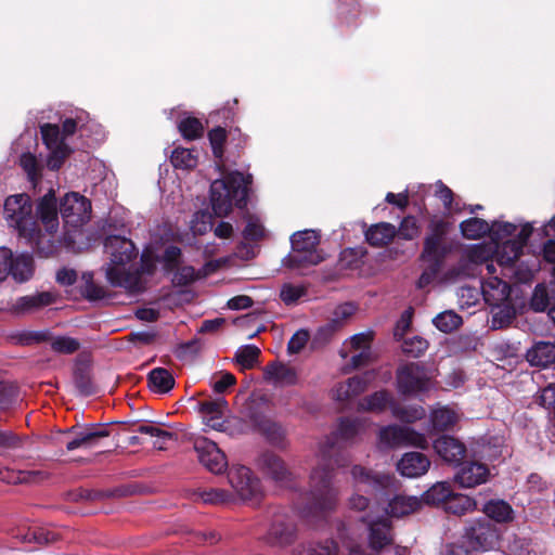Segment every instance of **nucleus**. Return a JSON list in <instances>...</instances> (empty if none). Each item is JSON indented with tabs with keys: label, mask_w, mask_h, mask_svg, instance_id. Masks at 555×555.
Listing matches in <instances>:
<instances>
[{
	"label": "nucleus",
	"mask_w": 555,
	"mask_h": 555,
	"mask_svg": "<svg viewBox=\"0 0 555 555\" xmlns=\"http://www.w3.org/2000/svg\"><path fill=\"white\" fill-rule=\"evenodd\" d=\"M335 451V443L331 438L320 442L315 454L317 465L310 475V490L306 498V505L298 507V515L312 522L318 518L333 512L338 502V491L332 486V455Z\"/></svg>",
	"instance_id": "1"
},
{
	"label": "nucleus",
	"mask_w": 555,
	"mask_h": 555,
	"mask_svg": "<svg viewBox=\"0 0 555 555\" xmlns=\"http://www.w3.org/2000/svg\"><path fill=\"white\" fill-rule=\"evenodd\" d=\"M104 248L109 257L106 266V279L109 284L130 292L139 291L141 276L138 270H132V261L138 257L133 242L125 236L111 235L105 238Z\"/></svg>",
	"instance_id": "2"
},
{
	"label": "nucleus",
	"mask_w": 555,
	"mask_h": 555,
	"mask_svg": "<svg viewBox=\"0 0 555 555\" xmlns=\"http://www.w3.org/2000/svg\"><path fill=\"white\" fill-rule=\"evenodd\" d=\"M89 119L86 112H78L74 118H66L62 124V129L57 125L44 124L40 127L42 140L49 150L47 166L51 170L61 168L65 158L70 153L68 138L78 129L82 130Z\"/></svg>",
	"instance_id": "3"
},
{
	"label": "nucleus",
	"mask_w": 555,
	"mask_h": 555,
	"mask_svg": "<svg viewBox=\"0 0 555 555\" xmlns=\"http://www.w3.org/2000/svg\"><path fill=\"white\" fill-rule=\"evenodd\" d=\"M249 183H251V176H244L240 171H233L221 179L214 180L210 184V203L215 215L228 216L233 205L238 208L245 207Z\"/></svg>",
	"instance_id": "4"
},
{
	"label": "nucleus",
	"mask_w": 555,
	"mask_h": 555,
	"mask_svg": "<svg viewBox=\"0 0 555 555\" xmlns=\"http://www.w3.org/2000/svg\"><path fill=\"white\" fill-rule=\"evenodd\" d=\"M351 482L353 493L349 498V507L354 511H364L369 506L367 495L382 500L393 487V478L389 475L378 474L361 465L351 468Z\"/></svg>",
	"instance_id": "5"
},
{
	"label": "nucleus",
	"mask_w": 555,
	"mask_h": 555,
	"mask_svg": "<svg viewBox=\"0 0 555 555\" xmlns=\"http://www.w3.org/2000/svg\"><path fill=\"white\" fill-rule=\"evenodd\" d=\"M31 211L33 205L27 194L11 195L4 202L3 215L9 225L16 229L21 236L39 245L41 233Z\"/></svg>",
	"instance_id": "6"
},
{
	"label": "nucleus",
	"mask_w": 555,
	"mask_h": 555,
	"mask_svg": "<svg viewBox=\"0 0 555 555\" xmlns=\"http://www.w3.org/2000/svg\"><path fill=\"white\" fill-rule=\"evenodd\" d=\"M292 251L286 258V266L292 269H300L315 266L323 260L318 250L320 235L314 230H302L291 237Z\"/></svg>",
	"instance_id": "7"
},
{
	"label": "nucleus",
	"mask_w": 555,
	"mask_h": 555,
	"mask_svg": "<svg viewBox=\"0 0 555 555\" xmlns=\"http://www.w3.org/2000/svg\"><path fill=\"white\" fill-rule=\"evenodd\" d=\"M433 371L415 362L402 364L396 374L398 392L403 396H418L434 387Z\"/></svg>",
	"instance_id": "8"
},
{
	"label": "nucleus",
	"mask_w": 555,
	"mask_h": 555,
	"mask_svg": "<svg viewBox=\"0 0 555 555\" xmlns=\"http://www.w3.org/2000/svg\"><path fill=\"white\" fill-rule=\"evenodd\" d=\"M408 446L425 449L428 442L424 434L417 433L409 426L389 425L379 430V448L393 449Z\"/></svg>",
	"instance_id": "9"
},
{
	"label": "nucleus",
	"mask_w": 555,
	"mask_h": 555,
	"mask_svg": "<svg viewBox=\"0 0 555 555\" xmlns=\"http://www.w3.org/2000/svg\"><path fill=\"white\" fill-rule=\"evenodd\" d=\"M531 232L532 228L526 224L520 229L516 238L506 240L501 244L494 242L493 259L500 266L501 273L504 271H513V263L517 261L521 255L522 248L531 235Z\"/></svg>",
	"instance_id": "10"
},
{
	"label": "nucleus",
	"mask_w": 555,
	"mask_h": 555,
	"mask_svg": "<svg viewBox=\"0 0 555 555\" xmlns=\"http://www.w3.org/2000/svg\"><path fill=\"white\" fill-rule=\"evenodd\" d=\"M60 212L66 225L80 228L90 220L91 202L77 192H69L61 199Z\"/></svg>",
	"instance_id": "11"
},
{
	"label": "nucleus",
	"mask_w": 555,
	"mask_h": 555,
	"mask_svg": "<svg viewBox=\"0 0 555 555\" xmlns=\"http://www.w3.org/2000/svg\"><path fill=\"white\" fill-rule=\"evenodd\" d=\"M228 479L237 496L243 501H257L262 493L260 481L249 468L243 465H232Z\"/></svg>",
	"instance_id": "12"
},
{
	"label": "nucleus",
	"mask_w": 555,
	"mask_h": 555,
	"mask_svg": "<svg viewBox=\"0 0 555 555\" xmlns=\"http://www.w3.org/2000/svg\"><path fill=\"white\" fill-rule=\"evenodd\" d=\"M496 267L494 263H487V275L481 282V293L485 301L493 307L504 306L511 295V286L507 282L495 275Z\"/></svg>",
	"instance_id": "13"
},
{
	"label": "nucleus",
	"mask_w": 555,
	"mask_h": 555,
	"mask_svg": "<svg viewBox=\"0 0 555 555\" xmlns=\"http://www.w3.org/2000/svg\"><path fill=\"white\" fill-rule=\"evenodd\" d=\"M194 450L201 464L210 473L221 474L227 469V456L216 442L205 437H197L194 440Z\"/></svg>",
	"instance_id": "14"
},
{
	"label": "nucleus",
	"mask_w": 555,
	"mask_h": 555,
	"mask_svg": "<svg viewBox=\"0 0 555 555\" xmlns=\"http://www.w3.org/2000/svg\"><path fill=\"white\" fill-rule=\"evenodd\" d=\"M296 537V526L293 518L285 513L275 514L266 535V541L272 546H286Z\"/></svg>",
	"instance_id": "15"
},
{
	"label": "nucleus",
	"mask_w": 555,
	"mask_h": 555,
	"mask_svg": "<svg viewBox=\"0 0 555 555\" xmlns=\"http://www.w3.org/2000/svg\"><path fill=\"white\" fill-rule=\"evenodd\" d=\"M37 217L49 234L59 230V214L55 193L50 190L37 203Z\"/></svg>",
	"instance_id": "16"
},
{
	"label": "nucleus",
	"mask_w": 555,
	"mask_h": 555,
	"mask_svg": "<svg viewBox=\"0 0 555 555\" xmlns=\"http://www.w3.org/2000/svg\"><path fill=\"white\" fill-rule=\"evenodd\" d=\"M466 538L474 550L486 551L494 545L498 534L489 521L481 519L466 531Z\"/></svg>",
	"instance_id": "17"
},
{
	"label": "nucleus",
	"mask_w": 555,
	"mask_h": 555,
	"mask_svg": "<svg viewBox=\"0 0 555 555\" xmlns=\"http://www.w3.org/2000/svg\"><path fill=\"white\" fill-rule=\"evenodd\" d=\"M488 477V467L479 462H465L455 474V480L463 488H473L485 483Z\"/></svg>",
	"instance_id": "18"
},
{
	"label": "nucleus",
	"mask_w": 555,
	"mask_h": 555,
	"mask_svg": "<svg viewBox=\"0 0 555 555\" xmlns=\"http://www.w3.org/2000/svg\"><path fill=\"white\" fill-rule=\"evenodd\" d=\"M429 467V459L421 452H406L397 463L398 472L408 478L421 477L428 472Z\"/></svg>",
	"instance_id": "19"
},
{
	"label": "nucleus",
	"mask_w": 555,
	"mask_h": 555,
	"mask_svg": "<svg viewBox=\"0 0 555 555\" xmlns=\"http://www.w3.org/2000/svg\"><path fill=\"white\" fill-rule=\"evenodd\" d=\"M369 525L370 547L378 552L392 542L390 524L387 519L373 520L369 516L362 518Z\"/></svg>",
	"instance_id": "20"
},
{
	"label": "nucleus",
	"mask_w": 555,
	"mask_h": 555,
	"mask_svg": "<svg viewBox=\"0 0 555 555\" xmlns=\"http://www.w3.org/2000/svg\"><path fill=\"white\" fill-rule=\"evenodd\" d=\"M227 408L228 402L223 398L202 402L199 411L203 414L206 426L222 431L224 429L223 415Z\"/></svg>",
	"instance_id": "21"
},
{
	"label": "nucleus",
	"mask_w": 555,
	"mask_h": 555,
	"mask_svg": "<svg viewBox=\"0 0 555 555\" xmlns=\"http://www.w3.org/2000/svg\"><path fill=\"white\" fill-rule=\"evenodd\" d=\"M437 454L446 462L457 463L465 455V446L451 436H441L434 442Z\"/></svg>",
	"instance_id": "22"
},
{
	"label": "nucleus",
	"mask_w": 555,
	"mask_h": 555,
	"mask_svg": "<svg viewBox=\"0 0 555 555\" xmlns=\"http://www.w3.org/2000/svg\"><path fill=\"white\" fill-rule=\"evenodd\" d=\"M371 380L370 374L353 376L344 383H339L333 390V397L337 401H347L363 392Z\"/></svg>",
	"instance_id": "23"
},
{
	"label": "nucleus",
	"mask_w": 555,
	"mask_h": 555,
	"mask_svg": "<svg viewBox=\"0 0 555 555\" xmlns=\"http://www.w3.org/2000/svg\"><path fill=\"white\" fill-rule=\"evenodd\" d=\"M422 506V500L417 496L395 495L388 501L385 512L390 517H403L416 512Z\"/></svg>",
	"instance_id": "24"
},
{
	"label": "nucleus",
	"mask_w": 555,
	"mask_h": 555,
	"mask_svg": "<svg viewBox=\"0 0 555 555\" xmlns=\"http://www.w3.org/2000/svg\"><path fill=\"white\" fill-rule=\"evenodd\" d=\"M259 466L264 474L276 482L283 483L289 478L291 474L283 461L273 453H263L259 459Z\"/></svg>",
	"instance_id": "25"
},
{
	"label": "nucleus",
	"mask_w": 555,
	"mask_h": 555,
	"mask_svg": "<svg viewBox=\"0 0 555 555\" xmlns=\"http://www.w3.org/2000/svg\"><path fill=\"white\" fill-rule=\"evenodd\" d=\"M397 234V228L388 222L371 225L365 232L366 242L374 247H383L390 243Z\"/></svg>",
	"instance_id": "26"
},
{
	"label": "nucleus",
	"mask_w": 555,
	"mask_h": 555,
	"mask_svg": "<svg viewBox=\"0 0 555 555\" xmlns=\"http://www.w3.org/2000/svg\"><path fill=\"white\" fill-rule=\"evenodd\" d=\"M264 378L274 385H294L297 382L296 371L282 363H272L264 369Z\"/></svg>",
	"instance_id": "27"
},
{
	"label": "nucleus",
	"mask_w": 555,
	"mask_h": 555,
	"mask_svg": "<svg viewBox=\"0 0 555 555\" xmlns=\"http://www.w3.org/2000/svg\"><path fill=\"white\" fill-rule=\"evenodd\" d=\"M108 436L106 429L91 430L85 429L76 434L74 438L66 441V449L73 451L76 449H91L99 444V440Z\"/></svg>",
	"instance_id": "28"
},
{
	"label": "nucleus",
	"mask_w": 555,
	"mask_h": 555,
	"mask_svg": "<svg viewBox=\"0 0 555 555\" xmlns=\"http://www.w3.org/2000/svg\"><path fill=\"white\" fill-rule=\"evenodd\" d=\"M10 274L18 283L28 281L34 274L33 257L25 253L12 256Z\"/></svg>",
	"instance_id": "29"
},
{
	"label": "nucleus",
	"mask_w": 555,
	"mask_h": 555,
	"mask_svg": "<svg viewBox=\"0 0 555 555\" xmlns=\"http://www.w3.org/2000/svg\"><path fill=\"white\" fill-rule=\"evenodd\" d=\"M459 412L450 406H437L430 413V423L437 430H447L459 421Z\"/></svg>",
	"instance_id": "30"
},
{
	"label": "nucleus",
	"mask_w": 555,
	"mask_h": 555,
	"mask_svg": "<svg viewBox=\"0 0 555 555\" xmlns=\"http://www.w3.org/2000/svg\"><path fill=\"white\" fill-rule=\"evenodd\" d=\"M46 477L41 470H13L0 469V479L7 483H36Z\"/></svg>",
	"instance_id": "31"
},
{
	"label": "nucleus",
	"mask_w": 555,
	"mask_h": 555,
	"mask_svg": "<svg viewBox=\"0 0 555 555\" xmlns=\"http://www.w3.org/2000/svg\"><path fill=\"white\" fill-rule=\"evenodd\" d=\"M395 403L396 401L388 391L380 390L362 399L359 402V409L371 412H383L388 406L391 409V404Z\"/></svg>",
	"instance_id": "32"
},
{
	"label": "nucleus",
	"mask_w": 555,
	"mask_h": 555,
	"mask_svg": "<svg viewBox=\"0 0 555 555\" xmlns=\"http://www.w3.org/2000/svg\"><path fill=\"white\" fill-rule=\"evenodd\" d=\"M462 235L467 240H478L486 234L491 235V224L486 220L472 217L460 223Z\"/></svg>",
	"instance_id": "33"
},
{
	"label": "nucleus",
	"mask_w": 555,
	"mask_h": 555,
	"mask_svg": "<svg viewBox=\"0 0 555 555\" xmlns=\"http://www.w3.org/2000/svg\"><path fill=\"white\" fill-rule=\"evenodd\" d=\"M147 379L150 388L160 393L170 391L175 386L172 374L163 367L153 369L149 373Z\"/></svg>",
	"instance_id": "34"
},
{
	"label": "nucleus",
	"mask_w": 555,
	"mask_h": 555,
	"mask_svg": "<svg viewBox=\"0 0 555 555\" xmlns=\"http://www.w3.org/2000/svg\"><path fill=\"white\" fill-rule=\"evenodd\" d=\"M483 513L496 522H507L513 520L514 511L512 506L503 500H491L483 506Z\"/></svg>",
	"instance_id": "35"
},
{
	"label": "nucleus",
	"mask_w": 555,
	"mask_h": 555,
	"mask_svg": "<svg viewBox=\"0 0 555 555\" xmlns=\"http://www.w3.org/2000/svg\"><path fill=\"white\" fill-rule=\"evenodd\" d=\"M477 508V503L474 499L461 494V493H453L450 495L449 500L447 501V504L444 505V509L448 513L462 516L467 513H472Z\"/></svg>",
	"instance_id": "36"
},
{
	"label": "nucleus",
	"mask_w": 555,
	"mask_h": 555,
	"mask_svg": "<svg viewBox=\"0 0 555 555\" xmlns=\"http://www.w3.org/2000/svg\"><path fill=\"white\" fill-rule=\"evenodd\" d=\"M170 160L177 169L191 170L198 164V153L195 150L176 147L171 153Z\"/></svg>",
	"instance_id": "37"
},
{
	"label": "nucleus",
	"mask_w": 555,
	"mask_h": 555,
	"mask_svg": "<svg viewBox=\"0 0 555 555\" xmlns=\"http://www.w3.org/2000/svg\"><path fill=\"white\" fill-rule=\"evenodd\" d=\"M444 234V230L442 224H436L433 233L427 235L424 242V250L422 254L423 258L433 259L435 261L440 257V245L442 241V236Z\"/></svg>",
	"instance_id": "38"
},
{
	"label": "nucleus",
	"mask_w": 555,
	"mask_h": 555,
	"mask_svg": "<svg viewBox=\"0 0 555 555\" xmlns=\"http://www.w3.org/2000/svg\"><path fill=\"white\" fill-rule=\"evenodd\" d=\"M466 258L469 262L476 264L485 263V268L487 269V263L493 262V243L485 244H474L466 250Z\"/></svg>",
	"instance_id": "39"
},
{
	"label": "nucleus",
	"mask_w": 555,
	"mask_h": 555,
	"mask_svg": "<svg viewBox=\"0 0 555 555\" xmlns=\"http://www.w3.org/2000/svg\"><path fill=\"white\" fill-rule=\"evenodd\" d=\"M365 429V423L359 418H344L336 430V439L349 441Z\"/></svg>",
	"instance_id": "40"
},
{
	"label": "nucleus",
	"mask_w": 555,
	"mask_h": 555,
	"mask_svg": "<svg viewBox=\"0 0 555 555\" xmlns=\"http://www.w3.org/2000/svg\"><path fill=\"white\" fill-rule=\"evenodd\" d=\"M452 489L450 485L446 481H440L435 483L430 489H428L424 494L422 502L424 501L427 504L439 505L447 504L450 495L452 494Z\"/></svg>",
	"instance_id": "41"
},
{
	"label": "nucleus",
	"mask_w": 555,
	"mask_h": 555,
	"mask_svg": "<svg viewBox=\"0 0 555 555\" xmlns=\"http://www.w3.org/2000/svg\"><path fill=\"white\" fill-rule=\"evenodd\" d=\"M371 341L372 334L369 332L354 334L344 343L343 348L339 351V354L343 359H347L351 351L371 349Z\"/></svg>",
	"instance_id": "42"
},
{
	"label": "nucleus",
	"mask_w": 555,
	"mask_h": 555,
	"mask_svg": "<svg viewBox=\"0 0 555 555\" xmlns=\"http://www.w3.org/2000/svg\"><path fill=\"white\" fill-rule=\"evenodd\" d=\"M511 222L494 221L491 224V240L492 242H500L516 238L518 232L522 228Z\"/></svg>",
	"instance_id": "43"
},
{
	"label": "nucleus",
	"mask_w": 555,
	"mask_h": 555,
	"mask_svg": "<svg viewBox=\"0 0 555 555\" xmlns=\"http://www.w3.org/2000/svg\"><path fill=\"white\" fill-rule=\"evenodd\" d=\"M179 131L186 140H196L203 135V122L192 116H186L178 125Z\"/></svg>",
	"instance_id": "44"
},
{
	"label": "nucleus",
	"mask_w": 555,
	"mask_h": 555,
	"mask_svg": "<svg viewBox=\"0 0 555 555\" xmlns=\"http://www.w3.org/2000/svg\"><path fill=\"white\" fill-rule=\"evenodd\" d=\"M434 325L443 333H451L462 324V318L454 311H443L433 320Z\"/></svg>",
	"instance_id": "45"
},
{
	"label": "nucleus",
	"mask_w": 555,
	"mask_h": 555,
	"mask_svg": "<svg viewBox=\"0 0 555 555\" xmlns=\"http://www.w3.org/2000/svg\"><path fill=\"white\" fill-rule=\"evenodd\" d=\"M257 427L272 443H281L285 437L283 427L270 418L260 420Z\"/></svg>",
	"instance_id": "46"
},
{
	"label": "nucleus",
	"mask_w": 555,
	"mask_h": 555,
	"mask_svg": "<svg viewBox=\"0 0 555 555\" xmlns=\"http://www.w3.org/2000/svg\"><path fill=\"white\" fill-rule=\"evenodd\" d=\"M538 270L535 263L529 266L524 262L518 263V260L513 263V271H504L502 273L505 278H514L519 283H528L532 280L534 272Z\"/></svg>",
	"instance_id": "47"
},
{
	"label": "nucleus",
	"mask_w": 555,
	"mask_h": 555,
	"mask_svg": "<svg viewBox=\"0 0 555 555\" xmlns=\"http://www.w3.org/2000/svg\"><path fill=\"white\" fill-rule=\"evenodd\" d=\"M260 349L255 345H246L237 349L235 353L236 362L242 369L248 370L255 366Z\"/></svg>",
	"instance_id": "48"
},
{
	"label": "nucleus",
	"mask_w": 555,
	"mask_h": 555,
	"mask_svg": "<svg viewBox=\"0 0 555 555\" xmlns=\"http://www.w3.org/2000/svg\"><path fill=\"white\" fill-rule=\"evenodd\" d=\"M391 413L396 418L406 423L415 422L425 416V410L420 405L400 408L397 403H395L391 404Z\"/></svg>",
	"instance_id": "49"
},
{
	"label": "nucleus",
	"mask_w": 555,
	"mask_h": 555,
	"mask_svg": "<svg viewBox=\"0 0 555 555\" xmlns=\"http://www.w3.org/2000/svg\"><path fill=\"white\" fill-rule=\"evenodd\" d=\"M294 555H337V545L334 541H326L325 544H308L297 548Z\"/></svg>",
	"instance_id": "50"
},
{
	"label": "nucleus",
	"mask_w": 555,
	"mask_h": 555,
	"mask_svg": "<svg viewBox=\"0 0 555 555\" xmlns=\"http://www.w3.org/2000/svg\"><path fill=\"white\" fill-rule=\"evenodd\" d=\"M306 294L307 291L305 286L300 284L285 283L282 285L280 291V297L287 306L297 304V301L301 297L306 296Z\"/></svg>",
	"instance_id": "51"
},
{
	"label": "nucleus",
	"mask_w": 555,
	"mask_h": 555,
	"mask_svg": "<svg viewBox=\"0 0 555 555\" xmlns=\"http://www.w3.org/2000/svg\"><path fill=\"white\" fill-rule=\"evenodd\" d=\"M50 345L53 351L57 353L70 354L76 352L80 344L77 339L69 336H55L50 340Z\"/></svg>",
	"instance_id": "52"
},
{
	"label": "nucleus",
	"mask_w": 555,
	"mask_h": 555,
	"mask_svg": "<svg viewBox=\"0 0 555 555\" xmlns=\"http://www.w3.org/2000/svg\"><path fill=\"white\" fill-rule=\"evenodd\" d=\"M401 348L405 354L418 358L427 350L428 341L420 336H413L404 339Z\"/></svg>",
	"instance_id": "53"
},
{
	"label": "nucleus",
	"mask_w": 555,
	"mask_h": 555,
	"mask_svg": "<svg viewBox=\"0 0 555 555\" xmlns=\"http://www.w3.org/2000/svg\"><path fill=\"white\" fill-rule=\"evenodd\" d=\"M199 499L206 504H222L231 501L232 495L227 490L210 488L198 493Z\"/></svg>",
	"instance_id": "54"
},
{
	"label": "nucleus",
	"mask_w": 555,
	"mask_h": 555,
	"mask_svg": "<svg viewBox=\"0 0 555 555\" xmlns=\"http://www.w3.org/2000/svg\"><path fill=\"white\" fill-rule=\"evenodd\" d=\"M357 307L351 302H345L335 308L333 311L331 322L340 330L345 322L350 319L354 312Z\"/></svg>",
	"instance_id": "55"
},
{
	"label": "nucleus",
	"mask_w": 555,
	"mask_h": 555,
	"mask_svg": "<svg viewBox=\"0 0 555 555\" xmlns=\"http://www.w3.org/2000/svg\"><path fill=\"white\" fill-rule=\"evenodd\" d=\"M397 234L403 240H413L417 237L420 234V224L416 218L413 216L403 218L397 229Z\"/></svg>",
	"instance_id": "56"
},
{
	"label": "nucleus",
	"mask_w": 555,
	"mask_h": 555,
	"mask_svg": "<svg viewBox=\"0 0 555 555\" xmlns=\"http://www.w3.org/2000/svg\"><path fill=\"white\" fill-rule=\"evenodd\" d=\"M550 305V298L548 293L546 289V286L544 284H538L534 287L531 300H530V307L537 311L542 312L547 309Z\"/></svg>",
	"instance_id": "57"
},
{
	"label": "nucleus",
	"mask_w": 555,
	"mask_h": 555,
	"mask_svg": "<svg viewBox=\"0 0 555 555\" xmlns=\"http://www.w3.org/2000/svg\"><path fill=\"white\" fill-rule=\"evenodd\" d=\"M20 164L27 173L29 180L36 183L39 179V165L36 156L31 153H24L21 155Z\"/></svg>",
	"instance_id": "58"
},
{
	"label": "nucleus",
	"mask_w": 555,
	"mask_h": 555,
	"mask_svg": "<svg viewBox=\"0 0 555 555\" xmlns=\"http://www.w3.org/2000/svg\"><path fill=\"white\" fill-rule=\"evenodd\" d=\"M208 139L215 157L221 158L223 155V144L227 139L225 130L221 127L214 128L209 131Z\"/></svg>",
	"instance_id": "59"
},
{
	"label": "nucleus",
	"mask_w": 555,
	"mask_h": 555,
	"mask_svg": "<svg viewBox=\"0 0 555 555\" xmlns=\"http://www.w3.org/2000/svg\"><path fill=\"white\" fill-rule=\"evenodd\" d=\"M190 228L195 235L205 234L211 229L210 216L204 211H197L194 214Z\"/></svg>",
	"instance_id": "60"
},
{
	"label": "nucleus",
	"mask_w": 555,
	"mask_h": 555,
	"mask_svg": "<svg viewBox=\"0 0 555 555\" xmlns=\"http://www.w3.org/2000/svg\"><path fill=\"white\" fill-rule=\"evenodd\" d=\"M496 309L498 311L493 312L491 323L493 328H501L511 322L514 317V310L506 304Z\"/></svg>",
	"instance_id": "61"
},
{
	"label": "nucleus",
	"mask_w": 555,
	"mask_h": 555,
	"mask_svg": "<svg viewBox=\"0 0 555 555\" xmlns=\"http://www.w3.org/2000/svg\"><path fill=\"white\" fill-rule=\"evenodd\" d=\"M309 332L307 330H298L289 339L287 344L288 353H298L307 345L309 340Z\"/></svg>",
	"instance_id": "62"
},
{
	"label": "nucleus",
	"mask_w": 555,
	"mask_h": 555,
	"mask_svg": "<svg viewBox=\"0 0 555 555\" xmlns=\"http://www.w3.org/2000/svg\"><path fill=\"white\" fill-rule=\"evenodd\" d=\"M24 438L11 430H0V450H14L23 446Z\"/></svg>",
	"instance_id": "63"
},
{
	"label": "nucleus",
	"mask_w": 555,
	"mask_h": 555,
	"mask_svg": "<svg viewBox=\"0 0 555 555\" xmlns=\"http://www.w3.org/2000/svg\"><path fill=\"white\" fill-rule=\"evenodd\" d=\"M539 404L545 409H555V383L544 387L539 397Z\"/></svg>",
	"instance_id": "64"
}]
</instances>
